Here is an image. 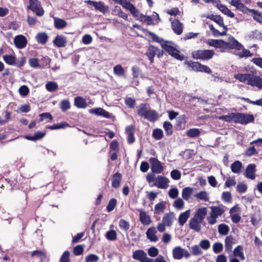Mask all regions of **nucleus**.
Returning <instances> with one entry per match:
<instances>
[{
  "label": "nucleus",
  "mask_w": 262,
  "mask_h": 262,
  "mask_svg": "<svg viewBox=\"0 0 262 262\" xmlns=\"http://www.w3.org/2000/svg\"><path fill=\"white\" fill-rule=\"evenodd\" d=\"M184 205V202L183 200L181 198H178L176 200L173 202V206L178 209H181L183 208Z\"/></svg>",
  "instance_id": "obj_55"
},
{
  "label": "nucleus",
  "mask_w": 262,
  "mask_h": 262,
  "mask_svg": "<svg viewBox=\"0 0 262 262\" xmlns=\"http://www.w3.org/2000/svg\"><path fill=\"white\" fill-rule=\"evenodd\" d=\"M67 42V38L63 35H57L53 40V43L59 48L64 47Z\"/></svg>",
  "instance_id": "obj_21"
},
{
  "label": "nucleus",
  "mask_w": 262,
  "mask_h": 262,
  "mask_svg": "<svg viewBox=\"0 0 262 262\" xmlns=\"http://www.w3.org/2000/svg\"><path fill=\"white\" fill-rule=\"evenodd\" d=\"M243 247L241 246H237L233 251V254L235 257H238L240 260H243L245 256L243 252Z\"/></svg>",
  "instance_id": "obj_32"
},
{
  "label": "nucleus",
  "mask_w": 262,
  "mask_h": 262,
  "mask_svg": "<svg viewBox=\"0 0 262 262\" xmlns=\"http://www.w3.org/2000/svg\"><path fill=\"white\" fill-rule=\"evenodd\" d=\"M134 132L135 128L133 126H129L126 128V133L128 136L127 142L129 144L133 143L135 141Z\"/></svg>",
  "instance_id": "obj_23"
},
{
  "label": "nucleus",
  "mask_w": 262,
  "mask_h": 262,
  "mask_svg": "<svg viewBox=\"0 0 262 262\" xmlns=\"http://www.w3.org/2000/svg\"><path fill=\"white\" fill-rule=\"evenodd\" d=\"M235 78L241 82L262 89V78L259 76H255L254 74L250 73H238L235 75Z\"/></svg>",
  "instance_id": "obj_1"
},
{
  "label": "nucleus",
  "mask_w": 262,
  "mask_h": 262,
  "mask_svg": "<svg viewBox=\"0 0 262 262\" xmlns=\"http://www.w3.org/2000/svg\"><path fill=\"white\" fill-rule=\"evenodd\" d=\"M191 253L194 255H199L202 254V251L198 245H194L191 248Z\"/></svg>",
  "instance_id": "obj_62"
},
{
  "label": "nucleus",
  "mask_w": 262,
  "mask_h": 262,
  "mask_svg": "<svg viewBox=\"0 0 262 262\" xmlns=\"http://www.w3.org/2000/svg\"><path fill=\"white\" fill-rule=\"evenodd\" d=\"M202 222H203L200 221L199 220L193 217L189 221V228L195 232H200L201 229V223Z\"/></svg>",
  "instance_id": "obj_16"
},
{
  "label": "nucleus",
  "mask_w": 262,
  "mask_h": 262,
  "mask_svg": "<svg viewBox=\"0 0 262 262\" xmlns=\"http://www.w3.org/2000/svg\"><path fill=\"white\" fill-rule=\"evenodd\" d=\"M138 19H140L142 21L146 23L147 25L153 24L152 19L149 16H146L141 14Z\"/></svg>",
  "instance_id": "obj_49"
},
{
  "label": "nucleus",
  "mask_w": 262,
  "mask_h": 262,
  "mask_svg": "<svg viewBox=\"0 0 262 262\" xmlns=\"http://www.w3.org/2000/svg\"><path fill=\"white\" fill-rule=\"evenodd\" d=\"M247 185L246 184L243 183H238L236 187V191L240 193L246 192L247 190Z\"/></svg>",
  "instance_id": "obj_47"
},
{
  "label": "nucleus",
  "mask_w": 262,
  "mask_h": 262,
  "mask_svg": "<svg viewBox=\"0 0 262 262\" xmlns=\"http://www.w3.org/2000/svg\"><path fill=\"white\" fill-rule=\"evenodd\" d=\"M139 220L144 225H148L151 223L150 216L145 211L139 210Z\"/></svg>",
  "instance_id": "obj_18"
},
{
  "label": "nucleus",
  "mask_w": 262,
  "mask_h": 262,
  "mask_svg": "<svg viewBox=\"0 0 262 262\" xmlns=\"http://www.w3.org/2000/svg\"><path fill=\"white\" fill-rule=\"evenodd\" d=\"M213 250L215 253L221 252L223 249V244L221 243H215L213 245Z\"/></svg>",
  "instance_id": "obj_56"
},
{
  "label": "nucleus",
  "mask_w": 262,
  "mask_h": 262,
  "mask_svg": "<svg viewBox=\"0 0 262 262\" xmlns=\"http://www.w3.org/2000/svg\"><path fill=\"white\" fill-rule=\"evenodd\" d=\"M99 257L94 254H90L85 258V262H96L99 260Z\"/></svg>",
  "instance_id": "obj_53"
},
{
  "label": "nucleus",
  "mask_w": 262,
  "mask_h": 262,
  "mask_svg": "<svg viewBox=\"0 0 262 262\" xmlns=\"http://www.w3.org/2000/svg\"><path fill=\"white\" fill-rule=\"evenodd\" d=\"M74 103L75 105L79 108H85L87 106L85 100L80 96L75 98Z\"/></svg>",
  "instance_id": "obj_33"
},
{
  "label": "nucleus",
  "mask_w": 262,
  "mask_h": 262,
  "mask_svg": "<svg viewBox=\"0 0 262 262\" xmlns=\"http://www.w3.org/2000/svg\"><path fill=\"white\" fill-rule=\"evenodd\" d=\"M169 180L163 176H158L156 179L154 185L159 188L166 189L168 187Z\"/></svg>",
  "instance_id": "obj_10"
},
{
  "label": "nucleus",
  "mask_w": 262,
  "mask_h": 262,
  "mask_svg": "<svg viewBox=\"0 0 262 262\" xmlns=\"http://www.w3.org/2000/svg\"><path fill=\"white\" fill-rule=\"evenodd\" d=\"M193 189L190 187H186L183 189L182 191V197L185 200H188L191 194L192 193Z\"/></svg>",
  "instance_id": "obj_39"
},
{
  "label": "nucleus",
  "mask_w": 262,
  "mask_h": 262,
  "mask_svg": "<svg viewBox=\"0 0 262 262\" xmlns=\"http://www.w3.org/2000/svg\"><path fill=\"white\" fill-rule=\"evenodd\" d=\"M61 109L62 111L65 112L70 107V101L68 100L64 99L61 102Z\"/></svg>",
  "instance_id": "obj_60"
},
{
  "label": "nucleus",
  "mask_w": 262,
  "mask_h": 262,
  "mask_svg": "<svg viewBox=\"0 0 262 262\" xmlns=\"http://www.w3.org/2000/svg\"><path fill=\"white\" fill-rule=\"evenodd\" d=\"M209 18L215 21L220 27H223L224 31L220 32L218 30L216 29L213 25L210 24L209 25L210 29L212 31V34L215 36L224 35L226 34L227 28L224 25V22L222 18L219 15H211L208 17Z\"/></svg>",
  "instance_id": "obj_4"
},
{
  "label": "nucleus",
  "mask_w": 262,
  "mask_h": 262,
  "mask_svg": "<svg viewBox=\"0 0 262 262\" xmlns=\"http://www.w3.org/2000/svg\"><path fill=\"white\" fill-rule=\"evenodd\" d=\"M230 168L233 172L235 173H239L241 171L242 163L239 161H235L230 165Z\"/></svg>",
  "instance_id": "obj_27"
},
{
  "label": "nucleus",
  "mask_w": 262,
  "mask_h": 262,
  "mask_svg": "<svg viewBox=\"0 0 262 262\" xmlns=\"http://www.w3.org/2000/svg\"><path fill=\"white\" fill-rule=\"evenodd\" d=\"M147 254L143 250H137L135 251L133 254V257L134 259L141 261L145 256Z\"/></svg>",
  "instance_id": "obj_26"
},
{
  "label": "nucleus",
  "mask_w": 262,
  "mask_h": 262,
  "mask_svg": "<svg viewBox=\"0 0 262 262\" xmlns=\"http://www.w3.org/2000/svg\"><path fill=\"white\" fill-rule=\"evenodd\" d=\"M251 13L253 16V19L256 21L262 24V14L259 13L258 11L252 9L251 10Z\"/></svg>",
  "instance_id": "obj_46"
},
{
  "label": "nucleus",
  "mask_w": 262,
  "mask_h": 262,
  "mask_svg": "<svg viewBox=\"0 0 262 262\" xmlns=\"http://www.w3.org/2000/svg\"><path fill=\"white\" fill-rule=\"evenodd\" d=\"M230 120H233L236 123L242 124H247L253 122L254 117L253 115L237 113L230 114Z\"/></svg>",
  "instance_id": "obj_3"
},
{
  "label": "nucleus",
  "mask_w": 262,
  "mask_h": 262,
  "mask_svg": "<svg viewBox=\"0 0 262 262\" xmlns=\"http://www.w3.org/2000/svg\"><path fill=\"white\" fill-rule=\"evenodd\" d=\"M258 151L256 150L254 146H251L246 149L244 152V155L246 157H251L253 155L258 154Z\"/></svg>",
  "instance_id": "obj_48"
},
{
  "label": "nucleus",
  "mask_w": 262,
  "mask_h": 262,
  "mask_svg": "<svg viewBox=\"0 0 262 262\" xmlns=\"http://www.w3.org/2000/svg\"><path fill=\"white\" fill-rule=\"evenodd\" d=\"M89 113L95 114L97 116H102L106 118L110 117V113L100 107L92 108L89 110Z\"/></svg>",
  "instance_id": "obj_20"
},
{
  "label": "nucleus",
  "mask_w": 262,
  "mask_h": 262,
  "mask_svg": "<svg viewBox=\"0 0 262 262\" xmlns=\"http://www.w3.org/2000/svg\"><path fill=\"white\" fill-rule=\"evenodd\" d=\"M171 28L177 35H181L183 32V26L178 19H174L171 21Z\"/></svg>",
  "instance_id": "obj_14"
},
{
  "label": "nucleus",
  "mask_w": 262,
  "mask_h": 262,
  "mask_svg": "<svg viewBox=\"0 0 262 262\" xmlns=\"http://www.w3.org/2000/svg\"><path fill=\"white\" fill-rule=\"evenodd\" d=\"M157 230L155 227L149 228L146 232L147 238L151 242H156L158 241V237L156 236Z\"/></svg>",
  "instance_id": "obj_17"
},
{
  "label": "nucleus",
  "mask_w": 262,
  "mask_h": 262,
  "mask_svg": "<svg viewBox=\"0 0 262 262\" xmlns=\"http://www.w3.org/2000/svg\"><path fill=\"white\" fill-rule=\"evenodd\" d=\"M144 118L150 121H154L158 119V115L155 111L149 110L145 116Z\"/></svg>",
  "instance_id": "obj_34"
},
{
  "label": "nucleus",
  "mask_w": 262,
  "mask_h": 262,
  "mask_svg": "<svg viewBox=\"0 0 262 262\" xmlns=\"http://www.w3.org/2000/svg\"><path fill=\"white\" fill-rule=\"evenodd\" d=\"M45 135V133L40 132H36L33 136L27 137V138L30 140L35 141L42 138Z\"/></svg>",
  "instance_id": "obj_45"
},
{
  "label": "nucleus",
  "mask_w": 262,
  "mask_h": 262,
  "mask_svg": "<svg viewBox=\"0 0 262 262\" xmlns=\"http://www.w3.org/2000/svg\"><path fill=\"white\" fill-rule=\"evenodd\" d=\"M201 132L198 128H191L187 131L186 134L188 137H196L200 135Z\"/></svg>",
  "instance_id": "obj_43"
},
{
  "label": "nucleus",
  "mask_w": 262,
  "mask_h": 262,
  "mask_svg": "<svg viewBox=\"0 0 262 262\" xmlns=\"http://www.w3.org/2000/svg\"><path fill=\"white\" fill-rule=\"evenodd\" d=\"M150 34L151 35L153 36V37H152L153 40L154 41L159 43L162 47H163V45H164L167 41L166 40H164V39H163L159 37L157 35H155L153 33L150 32Z\"/></svg>",
  "instance_id": "obj_57"
},
{
  "label": "nucleus",
  "mask_w": 262,
  "mask_h": 262,
  "mask_svg": "<svg viewBox=\"0 0 262 262\" xmlns=\"http://www.w3.org/2000/svg\"><path fill=\"white\" fill-rule=\"evenodd\" d=\"M230 4L235 6L237 9H238L239 10L241 11L243 13L245 14H248L250 12H251V10L246 7L243 4H242L240 1L238 0L237 1H234L232 0L231 2H230Z\"/></svg>",
  "instance_id": "obj_15"
},
{
  "label": "nucleus",
  "mask_w": 262,
  "mask_h": 262,
  "mask_svg": "<svg viewBox=\"0 0 262 262\" xmlns=\"http://www.w3.org/2000/svg\"><path fill=\"white\" fill-rule=\"evenodd\" d=\"M70 255L68 251H64L60 257L59 262H70Z\"/></svg>",
  "instance_id": "obj_58"
},
{
  "label": "nucleus",
  "mask_w": 262,
  "mask_h": 262,
  "mask_svg": "<svg viewBox=\"0 0 262 262\" xmlns=\"http://www.w3.org/2000/svg\"><path fill=\"white\" fill-rule=\"evenodd\" d=\"M54 20L55 27L58 29H63L67 25V22L63 19L54 17Z\"/></svg>",
  "instance_id": "obj_31"
},
{
  "label": "nucleus",
  "mask_w": 262,
  "mask_h": 262,
  "mask_svg": "<svg viewBox=\"0 0 262 262\" xmlns=\"http://www.w3.org/2000/svg\"><path fill=\"white\" fill-rule=\"evenodd\" d=\"M183 248L178 246L175 247L172 250V255L174 259H180L183 257Z\"/></svg>",
  "instance_id": "obj_30"
},
{
  "label": "nucleus",
  "mask_w": 262,
  "mask_h": 262,
  "mask_svg": "<svg viewBox=\"0 0 262 262\" xmlns=\"http://www.w3.org/2000/svg\"><path fill=\"white\" fill-rule=\"evenodd\" d=\"M173 44L172 41H167L164 45H163L162 48L173 57L182 61L184 59V56L180 54L179 51L173 46Z\"/></svg>",
  "instance_id": "obj_5"
},
{
  "label": "nucleus",
  "mask_w": 262,
  "mask_h": 262,
  "mask_svg": "<svg viewBox=\"0 0 262 262\" xmlns=\"http://www.w3.org/2000/svg\"><path fill=\"white\" fill-rule=\"evenodd\" d=\"M121 180V174L119 172L115 173L113 177L112 186L114 188H118L120 186Z\"/></svg>",
  "instance_id": "obj_28"
},
{
  "label": "nucleus",
  "mask_w": 262,
  "mask_h": 262,
  "mask_svg": "<svg viewBox=\"0 0 262 262\" xmlns=\"http://www.w3.org/2000/svg\"><path fill=\"white\" fill-rule=\"evenodd\" d=\"M214 52L212 50H199L193 53V56L196 59L208 60L211 59Z\"/></svg>",
  "instance_id": "obj_7"
},
{
  "label": "nucleus",
  "mask_w": 262,
  "mask_h": 262,
  "mask_svg": "<svg viewBox=\"0 0 262 262\" xmlns=\"http://www.w3.org/2000/svg\"><path fill=\"white\" fill-rule=\"evenodd\" d=\"M195 197L205 201H208L209 200L208 194L206 191H202L199 193H196L195 195Z\"/></svg>",
  "instance_id": "obj_50"
},
{
  "label": "nucleus",
  "mask_w": 262,
  "mask_h": 262,
  "mask_svg": "<svg viewBox=\"0 0 262 262\" xmlns=\"http://www.w3.org/2000/svg\"><path fill=\"white\" fill-rule=\"evenodd\" d=\"M114 73L119 76H123L125 75V71L120 64H118L114 67Z\"/></svg>",
  "instance_id": "obj_42"
},
{
  "label": "nucleus",
  "mask_w": 262,
  "mask_h": 262,
  "mask_svg": "<svg viewBox=\"0 0 262 262\" xmlns=\"http://www.w3.org/2000/svg\"><path fill=\"white\" fill-rule=\"evenodd\" d=\"M85 2L90 5H92L96 10L103 13H105L108 11V7L105 6L101 2H94L89 0L85 1Z\"/></svg>",
  "instance_id": "obj_11"
},
{
  "label": "nucleus",
  "mask_w": 262,
  "mask_h": 262,
  "mask_svg": "<svg viewBox=\"0 0 262 262\" xmlns=\"http://www.w3.org/2000/svg\"><path fill=\"white\" fill-rule=\"evenodd\" d=\"M163 50L150 45L148 46V49L146 52V55L148 57L150 62L152 63L154 61V57L157 55L158 58H161L163 55Z\"/></svg>",
  "instance_id": "obj_6"
},
{
  "label": "nucleus",
  "mask_w": 262,
  "mask_h": 262,
  "mask_svg": "<svg viewBox=\"0 0 262 262\" xmlns=\"http://www.w3.org/2000/svg\"><path fill=\"white\" fill-rule=\"evenodd\" d=\"M148 110V105L147 104L142 103L139 106L138 114L139 115L144 117Z\"/></svg>",
  "instance_id": "obj_37"
},
{
  "label": "nucleus",
  "mask_w": 262,
  "mask_h": 262,
  "mask_svg": "<svg viewBox=\"0 0 262 262\" xmlns=\"http://www.w3.org/2000/svg\"><path fill=\"white\" fill-rule=\"evenodd\" d=\"M68 126L69 125L67 123L64 122L60 124L48 126H47V128L50 129H57L59 128H64Z\"/></svg>",
  "instance_id": "obj_52"
},
{
  "label": "nucleus",
  "mask_w": 262,
  "mask_h": 262,
  "mask_svg": "<svg viewBox=\"0 0 262 262\" xmlns=\"http://www.w3.org/2000/svg\"><path fill=\"white\" fill-rule=\"evenodd\" d=\"M152 136L155 139L160 140L163 136V131L160 129H156L153 132Z\"/></svg>",
  "instance_id": "obj_54"
},
{
  "label": "nucleus",
  "mask_w": 262,
  "mask_h": 262,
  "mask_svg": "<svg viewBox=\"0 0 262 262\" xmlns=\"http://www.w3.org/2000/svg\"><path fill=\"white\" fill-rule=\"evenodd\" d=\"M115 3L122 5L123 8L128 10H129L131 7L133 6L132 4L129 2H127L126 0H116Z\"/></svg>",
  "instance_id": "obj_44"
},
{
  "label": "nucleus",
  "mask_w": 262,
  "mask_h": 262,
  "mask_svg": "<svg viewBox=\"0 0 262 262\" xmlns=\"http://www.w3.org/2000/svg\"><path fill=\"white\" fill-rule=\"evenodd\" d=\"M27 38L23 35H17L14 38V43L15 46L19 49L25 48L27 45Z\"/></svg>",
  "instance_id": "obj_12"
},
{
  "label": "nucleus",
  "mask_w": 262,
  "mask_h": 262,
  "mask_svg": "<svg viewBox=\"0 0 262 262\" xmlns=\"http://www.w3.org/2000/svg\"><path fill=\"white\" fill-rule=\"evenodd\" d=\"M166 202L165 201H162L156 204L155 206V214H160L163 213L164 210L166 209Z\"/></svg>",
  "instance_id": "obj_25"
},
{
  "label": "nucleus",
  "mask_w": 262,
  "mask_h": 262,
  "mask_svg": "<svg viewBox=\"0 0 262 262\" xmlns=\"http://www.w3.org/2000/svg\"><path fill=\"white\" fill-rule=\"evenodd\" d=\"M106 237L110 241H115L117 239V233L115 230H112L106 233Z\"/></svg>",
  "instance_id": "obj_51"
},
{
  "label": "nucleus",
  "mask_w": 262,
  "mask_h": 262,
  "mask_svg": "<svg viewBox=\"0 0 262 262\" xmlns=\"http://www.w3.org/2000/svg\"><path fill=\"white\" fill-rule=\"evenodd\" d=\"M116 203H117V201L116 199H111L109 201L108 204L106 207L107 210L108 212L112 211L114 209V208L116 205Z\"/></svg>",
  "instance_id": "obj_64"
},
{
  "label": "nucleus",
  "mask_w": 262,
  "mask_h": 262,
  "mask_svg": "<svg viewBox=\"0 0 262 262\" xmlns=\"http://www.w3.org/2000/svg\"><path fill=\"white\" fill-rule=\"evenodd\" d=\"M36 39L38 43L45 45L48 39V36L45 32L39 33L36 36Z\"/></svg>",
  "instance_id": "obj_35"
},
{
  "label": "nucleus",
  "mask_w": 262,
  "mask_h": 262,
  "mask_svg": "<svg viewBox=\"0 0 262 262\" xmlns=\"http://www.w3.org/2000/svg\"><path fill=\"white\" fill-rule=\"evenodd\" d=\"M149 162L151 165V170L153 173H161L164 170V167L161 162L156 158H150Z\"/></svg>",
  "instance_id": "obj_8"
},
{
  "label": "nucleus",
  "mask_w": 262,
  "mask_h": 262,
  "mask_svg": "<svg viewBox=\"0 0 262 262\" xmlns=\"http://www.w3.org/2000/svg\"><path fill=\"white\" fill-rule=\"evenodd\" d=\"M219 232L221 234L226 235L228 232V226L224 224H221L219 226Z\"/></svg>",
  "instance_id": "obj_61"
},
{
  "label": "nucleus",
  "mask_w": 262,
  "mask_h": 262,
  "mask_svg": "<svg viewBox=\"0 0 262 262\" xmlns=\"http://www.w3.org/2000/svg\"><path fill=\"white\" fill-rule=\"evenodd\" d=\"M4 60L8 64L14 65L16 64V58L12 55H6L3 56Z\"/></svg>",
  "instance_id": "obj_38"
},
{
  "label": "nucleus",
  "mask_w": 262,
  "mask_h": 262,
  "mask_svg": "<svg viewBox=\"0 0 262 262\" xmlns=\"http://www.w3.org/2000/svg\"><path fill=\"white\" fill-rule=\"evenodd\" d=\"M175 218L174 214L173 212H169L164 215L162 219V222L166 225V226L170 227L173 221Z\"/></svg>",
  "instance_id": "obj_19"
},
{
  "label": "nucleus",
  "mask_w": 262,
  "mask_h": 262,
  "mask_svg": "<svg viewBox=\"0 0 262 262\" xmlns=\"http://www.w3.org/2000/svg\"><path fill=\"white\" fill-rule=\"evenodd\" d=\"M211 209V212L210 214L211 215L216 217L221 215L224 212V209L221 207L212 206Z\"/></svg>",
  "instance_id": "obj_36"
},
{
  "label": "nucleus",
  "mask_w": 262,
  "mask_h": 262,
  "mask_svg": "<svg viewBox=\"0 0 262 262\" xmlns=\"http://www.w3.org/2000/svg\"><path fill=\"white\" fill-rule=\"evenodd\" d=\"M28 9H31L36 13L37 15L42 16L43 15L44 11L40 6V4L38 0H29V5Z\"/></svg>",
  "instance_id": "obj_9"
},
{
  "label": "nucleus",
  "mask_w": 262,
  "mask_h": 262,
  "mask_svg": "<svg viewBox=\"0 0 262 262\" xmlns=\"http://www.w3.org/2000/svg\"><path fill=\"white\" fill-rule=\"evenodd\" d=\"M190 215V210H186L181 213L179 217V222L180 225L183 226L187 221Z\"/></svg>",
  "instance_id": "obj_29"
},
{
  "label": "nucleus",
  "mask_w": 262,
  "mask_h": 262,
  "mask_svg": "<svg viewBox=\"0 0 262 262\" xmlns=\"http://www.w3.org/2000/svg\"><path fill=\"white\" fill-rule=\"evenodd\" d=\"M230 49H236L238 51L242 50L241 52L236 54L239 58L244 57L247 58L253 56V54L247 49L244 48V46L239 42L237 40L235 39L233 37L230 36Z\"/></svg>",
  "instance_id": "obj_2"
},
{
  "label": "nucleus",
  "mask_w": 262,
  "mask_h": 262,
  "mask_svg": "<svg viewBox=\"0 0 262 262\" xmlns=\"http://www.w3.org/2000/svg\"><path fill=\"white\" fill-rule=\"evenodd\" d=\"M47 90L49 92H54L58 89L57 83L52 81L48 82L46 84Z\"/></svg>",
  "instance_id": "obj_40"
},
{
  "label": "nucleus",
  "mask_w": 262,
  "mask_h": 262,
  "mask_svg": "<svg viewBox=\"0 0 262 262\" xmlns=\"http://www.w3.org/2000/svg\"><path fill=\"white\" fill-rule=\"evenodd\" d=\"M256 165L253 164L248 165L245 171V176L248 179L254 180L255 178Z\"/></svg>",
  "instance_id": "obj_13"
},
{
  "label": "nucleus",
  "mask_w": 262,
  "mask_h": 262,
  "mask_svg": "<svg viewBox=\"0 0 262 262\" xmlns=\"http://www.w3.org/2000/svg\"><path fill=\"white\" fill-rule=\"evenodd\" d=\"M207 214V209L206 207L200 208L198 210L193 217L203 222Z\"/></svg>",
  "instance_id": "obj_22"
},
{
  "label": "nucleus",
  "mask_w": 262,
  "mask_h": 262,
  "mask_svg": "<svg viewBox=\"0 0 262 262\" xmlns=\"http://www.w3.org/2000/svg\"><path fill=\"white\" fill-rule=\"evenodd\" d=\"M206 43L209 46L215 48H223L225 46V42L222 40L208 39Z\"/></svg>",
  "instance_id": "obj_24"
},
{
  "label": "nucleus",
  "mask_w": 262,
  "mask_h": 262,
  "mask_svg": "<svg viewBox=\"0 0 262 262\" xmlns=\"http://www.w3.org/2000/svg\"><path fill=\"white\" fill-rule=\"evenodd\" d=\"M230 217L232 222L235 224L238 223L242 220L241 213L230 214Z\"/></svg>",
  "instance_id": "obj_59"
},
{
  "label": "nucleus",
  "mask_w": 262,
  "mask_h": 262,
  "mask_svg": "<svg viewBox=\"0 0 262 262\" xmlns=\"http://www.w3.org/2000/svg\"><path fill=\"white\" fill-rule=\"evenodd\" d=\"M186 63L191 68L192 70L195 71H200L201 64L198 62L186 61Z\"/></svg>",
  "instance_id": "obj_41"
},
{
  "label": "nucleus",
  "mask_w": 262,
  "mask_h": 262,
  "mask_svg": "<svg viewBox=\"0 0 262 262\" xmlns=\"http://www.w3.org/2000/svg\"><path fill=\"white\" fill-rule=\"evenodd\" d=\"M163 127L168 135H170L172 134V126L170 122H165L163 124Z\"/></svg>",
  "instance_id": "obj_63"
}]
</instances>
